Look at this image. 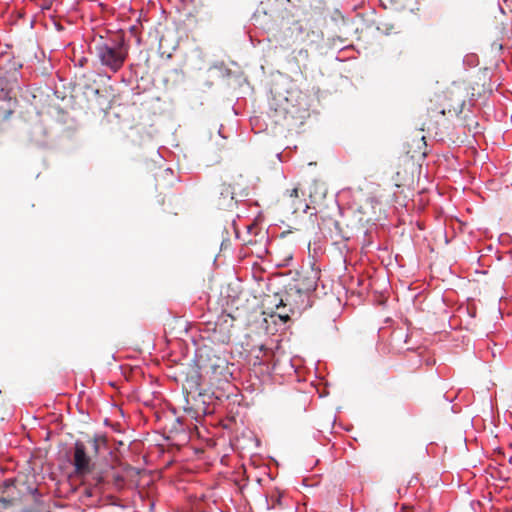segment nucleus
<instances>
[{
	"instance_id": "nucleus-4",
	"label": "nucleus",
	"mask_w": 512,
	"mask_h": 512,
	"mask_svg": "<svg viewBox=\"0 0 512 512\" xmlns=\"http://www.w3.org/2000/svg\"><path fill=\"white\" fill-rule=\"evenodd\" d=\"M73 466L77 476L84 477L92 474L95 486H101L109 482L108 471H94V464L86 452L85 445L80 441L74 444Z\"/></svg>"
},
{
	"instance_id": "nucleus-8",
	"label": "nucleus",
	"mask_w": 512,
	"mask_h": 512,
	"mask_svg": "<svg viewBox=\"0 0 512 512\" xmlns=\"http://www.w3.org/2000/svg\"><path fill=\"white\" fill-rule=\"evenodd\" d=\"M14 490L15 486L12 480H7L4 482V487L0 495V502L4 507H9L16 502L17 497L14 493Z\"/></svg>"
},
{
	"instance_id": "nucleus-3",
	"label": "nucleus",
	"mask_w": 512,
	"mask_h": 512,
	"mask_svg": "<svg viewBox=\"0 0 512 512\" xmlns=\"http://www.w3.org/2000/svg\"><path fill=\"white\" fill-rule=\"evenodd\" d=\"M129 49L123 38L95 44V55L100 64L112 73H117L128 57Z\"/></svg>"
},
{
	"instance_id": "nucleus-13",
	"label": "nucleus",
	"mask_w": 512,
	"mask_h": 512,
	"mask_svg": "<svg viewBox=\"0 0 512 512\" xmlns=\"http://www.w3.org/2000/svg\"><path fill=\"white\" fill-rule=\"evenodd\" d=\"M92 444H93V450H94V453L97 454L99 452V448L100 446L103 444L105 445L106 444V439L105 437H94L93 440H92Z\"/></svg>"
},
{
	"instance_id": "nucleus-15",
	"label": "nucleus",
	"mask_w": 512,
	"mask_h": 512,
	"mask_svg": "<svg viewBox=\"0 0 512 512\" xmlns=\"http://www.w3.org/2000/svg\"><path fill=\"white\" fill-rule=\"evenodd\" d=\"M277 315L283 322H287L290 319L288 313H277Z\"/></svg>"
},
{
	"instance_id": "nucleus-10",
	"label": "nucleus",
	"mask_w": 512,
	"mask_h": 512,
	"mask_svg": "<svg viewBox=\"0 0 512 512\" xmlns=\"http://www.w3.org/2000/svg\"><path fill=\"white\" fill-rule=\"evenodd\" d=\"M413 143H415V148L409 149L407 151L408 154H410L411 158H414L418 155L425 156V148H426V142L425 137L422 136L419 139H413Z\"/></svg>"
},
{
	"instance_id": "nucleus-5",
	"label": "nucleus",
	"mask_w": 512,
	"mask_h": 512,
	"mask_svg": "<svg viewBox=\"0 0 512 512\" xmlns=\"http://www.w3.org/2000/svg\"><path fill=\"white\" fill-rule=\"evenodd\" d=\"M306 190L308 192L310 203L317 212L327 209L330 204L335 206L336 201L333 197H330L329 201H327L328 189L324 182L320 180H312L308 184Z\"/></svg>"
},
{
	"instance_id": "nucleus-12",
	"label": "nucleus",
	"mask_w": 512,
	"mask_h": 512,
	"mask_svg": "<svg viewBox=\"0 0 512 512\" xmlns=\"http://www.w3.org/2000/svg\"><path fill=\"white\" fill-rule=\"evenodd\" d=\"M356 213L359 214L358 221L362 226L374 221V218L365 211V206H361Z\"/></svg>"
},
{
	"instance_id": "nucleus-6",
	"label": "nucleus",
	"mask_w": 512,
	"mask_h": 512,
	"mask_svg": "<svg viewBox=\"0 0 512 512\" xmlns=\"http://www.w3.org/2000/svg\"><path fill=\"white\" fill-rule=\"evenodd\" d=\"M304 195L305 191L299 187L286 190L282 195V204L291 213L305 212L309 205L303 199Z\"/></svg>"
},
{
	"instance_id": "nucleus-18",
	"label": "nucleus",
	"mask_w": 512,
	"mask_h": 512,
	"mask_svg": "<svg viewBox=\"0 0 512 512\" xmlns=\"http://www.w3.org/2000/svg\"><path fill=\"white\" fill-rule=\"evenodd\" d=\"M395 185H396L397 187H401L403 184H402V183H399V182L396 180Z\"/></svg>"
},
{
	"instance_id": "nucleus-7",
	"label": "nucleus",
	"mask_w": 512,
	"mask_h": 512,
	"mask_svg": "<svg viewBox=\"0 0 512 512\" xmlns=\"http://www.w3.org/2000/svg\"><path fill=\"white\" fill-rule=\"evenodd\" d=\"M218 194L216 203L220 209H231L235 206L234 190L231 185L221 184L218 188Z\"/></svg>"
},
{
	"instance_id": "nucleus-1",
	"label": "nucleus",
	"mask_w": 512,
	"mask_h": 512,
	"mask_svg": "<svg viewBox=\"0 0 512 512\" xmlns=\"http://www.w3.org/2000/svg\"><path fill=\"white\" fill-rule=\"evenodd\" d=\"M465 99V91L458 86H451L445 91L435 94L429 101L421 130L438 135L439 131L446 129L449 122L462 112Z\"/></svg>"
},
{
	"instance_id": "nucleus-11",
	"label": "nucleus",
	"mask_w": 512,
	"mask_h": 512,
	"mask_svg": "<svg viewBox=\"0 0 512 512\" xmlns=\"http://www.w3.org/2000/svg\"><path fill=\"white\" fill-rule=\"evenodd\" d=\"M287 31L290 33L289 36L291 38L294 37V41H297L298 38L303 34L304 27L300 21H294L292 25L287 29Z\"/></svg>"
},
{
	"instance_id": "nucleus-14",
	"label": "nucleus",
	"mask_w": 512,
	"mask_h": 512,
	"mask_svg": "<svg viewBox=\"0 0 512 512\" xmlns=\"http://www.w3.org/2000/svg\"><path fill=\"white\" fill-rule=\"evenodd\" d=\"M112 479L116 485H122L124 482V477L120 474H113Z\"/></svg>"
},
{
	"instance_id": "nucleus-17",
	"label": "nucleus",
	"mask_w": 512,
	"mask_h": 512,
	"mask_svg": "<svg viewBox=\"0 0 512 512\" xmlns=\"http://www.w3.org/2000/svg\"><path fill=\"white\" fill-rule=\"evenodd\" d=\"M86 61H87V59L83 58V59H81V60L79 61V64H80L81 66H83V65H84V63H85Z\"/></svg>"
},
{
	"instance_id": "nucleus-9",
	"label": "nucleus",
	"mask_w": 512,
	"mask_h": 512,
	"mask_svg": "<svg viewBox=\"0 0 512 512\" xmlns=\"http://www.w3.org/2000/svg\"><path fill=\"white\" fill-rule=\"evenodd\" d=\"M200 385V375L195 371L186 378L183 388L188 394L197 392L198 395L201 396Z\"/></svg>"
},
{
	"instance_id": "nucleus-16",
	"label": "nucleus",
	"mask_w": 512,
	"mask_h": 512,
	"mask_svg": "<svg viewBox=\"0 0 512 512\" xmlns=\"http://www.w3.org/2000/svg\"><path fill=\"white\" fill-rule=\"evenodd\" d=\"M219 340L223 343H227L230 341V333L224 334L222 337L219 338Z\"/></svg>"
},
{
	"instance_id": "nucleus-2",
	"label": "nucleus",
	"mask_w": 512,
	"mask_h": 512,
	"mask_svg": "<svg viewBox=\"0 0 512 512\" xmlns=\"http://www.w3.org/2000/svg\"><path fill=\"white\" fill-rule=\"evenodd\" d=\"M320 279V270L311 268L301 275L287 290L286 302L282 298L276 304V309L285 308L287 304H294L297 309L309 306V296L316 290Z\"/></svg>"
}]
</instances>
